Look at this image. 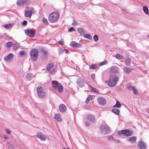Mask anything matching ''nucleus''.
Segmentation results:
<instances>
[{
  "mask_svg": "<svg viewBox=\"0 0 149 149\" xmlns=\"http://www.w3.org/2000/svg\"><path fill=\"white\" fill-rule=\"evenodd\" d=\"M59 14L58 12H53L49 16L48 20L50 22L55 23L59 19Z\"/></svg>",
  "mask_w": 149,
  "mask_h": 149,
  "instance_id": "f257e3e1",
  "label": "nucleus"
},
{
  "mask_svg": "<svg viewBox=\"0 0 149 149\" xmlns=\"http://www.w3.org/2000/svg\"><path fill=\"white\" fill-rule=\"evenodd\" d=\"M118 80V77L114 75H111L109 77V86L112 87L115 86L117 84Z\"/></svg>",
  "mask_w": 149,
  "mask_h": 149,
  "instance_id": "f03ea898",
  "label": "nucleus"
},
{
  "mask_svg": "<svg viewBox=\"0 0 149 149\" xmlns=\"http://www.w3.org/2000/svg\"><path fill=\"white\" fill-rule=\"evenodd\" d=\"M38 96L40 98H43L46 96V92L45 88L41 86H39L37 88Z\"/></svg>",
  "mask_w": 149,
  "mask_h": 149,
  "instance_id": "7ed1b4c3",
  "label": "nucleus"
},
{
  "mask_svg": "<svg viewBox=\"0 0 149 149\" xmlns=\"http://www.w3.org/2000/svg\"><path fill=\"white\" fill-rule=\"evenodd\" d=\"M100 133L104 135L109 134L111 131L110 127L107 125H101L100 127Z\"/></svg>",
  "mask_w": 149,
  "mask_h": 149,
  "instance_id": "20e7f679",
  "label": "nucleus"
},
{
  "mask_svg": "<svg viewBox=\"0 0 149 149\" xmlns=\"http://www.w3.org/2000/svg\"><path fill=\"white\" fill-rule=\"evenodd\" d=\"M52 86L54 88L58 89L59 92H62L63 91V86L56 81L52 82Z\"/></svg>",
  "mask_w": 149,
  "mask_h": 149,
  "instance_id": "39448f33",
  "label": "nucleus"
},
{
  "mask_svg": "<svg viewBox=\"0 0 149 149\" xmlns=\"http://www.w3.org/2000/svg\"><path fill=\"white\" fill-rule=\"evenodd\" d=\"M30 56L32 60L36 61L37 59L38 56V50L36 49H32L31 52Z\"/></svg>",
  "mask_w": 149,
  "mask_h": 149,
  "instance_id": "423d86ee",
  "label": "nucleus"
},
{
  "mask_svg": "<svg viewBox=\"0 0 149 149\" xmlns=\"http://www.w3.org/2000/svg\"><path fill=\"white\" fill-rule=\"evenodd\" d=\"M29 1L28 0H18L16 4L18 6L28 5Z\"/></svg>",
  "mask_w": 149,
  "mask_h": 149,
  "instance_id": "0eeeda50",
  "label": "nucleus"
},
{
  "mask_svg": "<svg viewBox=\"0 0 149 149\" xmlns=\"http://www.w3.org/2000/svg\"><path fill=\"white\" fill-rule=\"evenodd\" d=\"M25 32L28 36L31 38L35 36V32L32 29H26L25 30Z\"/></svg>",
  "mask_w": 149,
  "mask_h": 149,
  "instance_id": "6e6552de",
  "label": "nucleus"
},
{
  "mask_svg": "<svg viewBox=\"0 0 149 149\" xmlns=\"http://www.w3.org/2000/svg\"><path fill=\"white\" fill-rule=\"evenodd\" d=\"M36 136L38 138L42 141H45L47 139V137L45 135L40 132L38 133Z\"/></svg>",
  "mask_w": 149,
  "mask_h": 149,
  "instance_id": "1a4fd4ad",
  "label": "nucleus"
},
{
  "mask_svg": "<svg viewBox=\"0 0 149 149\" xmlns=\"http://www.w3.org/2000/svg\"><path fill=\"white\" fill-rule=\"evenodd\" d=\"M97 100L99 104L101 105H104L106 104V100L103 97H99L98 98Z\"/></svg>",
  "mask_w": 149,
  "mask_h": 149,
  "instance_id": "9d476101",
  "label": "nucleus"
},
{
  "mask_svg": "<svg viewBox=\"0 0 149 149\" xmlns=\"http://www.w3.org/2000/svg\"><path fill=\"white\" fill-rule=\"evenodd\" d=\"M78 85L80 87H82L84 86V81L81 79H78L77 81Z\"/></svg>",
  "mask_w": 149,
  "mask_h": 149,
  "instance_id": "9b49d317",
  "label": "nucleus"
},
{
  "mask_svg": "<svg viewBox=\"0 0 149 149\" xmlns=\"http://www.w3.org/2000/svg\"><path fill=\"white\" fill-rule=\"evenodd\" d=\"M59 109L61 112H64L66 111L67 108L65 105L61 104L59 105Z\"/></svg>",
  "mask_w": 149,
  "mask_h": 149,
  "instance_id": "f8f14e48",
  "label": "nucleus"
},
{
  "mask_svg": "<svg viewBox=\"0 0 149 149\" xmlns=\"http://www.w3.org/2000/svg\"><path fill=\"white\" fill-rule=\"evenodd\" d=\"M110 69L111 72L114 73H118L119 70V68L116 66H114L111 67Z\"/></svg>",
  "mask_w": 149,
  "mask_h": 149,
  "instance_id": "ddd939ff",
  "label": "nucleus"
},
{
  "mask_svg": "<svg viewBox=\"0 0 149 149\" xmlns=\"http://www.w3.org/2000/svg\"><path fill=\"white\" fill-rule=\"evenodd\" d=\"M133 132L130 131L128 130H124V136H128L132 135L133 134Z\"/></svg>",
  "mask_w": 149,
  "mask_h": 149,
  "instance_id": "4468645a",
  "label": "nucleus"
},
{
  "mask_svg": "<svg viewBox=\"0 0 149 149\" xmlns=\"http://www.w3.org/2000/svg\"><path fill=\"white\" fill-rule=\"evenodd\" d=\"M32 11L31 10L26 11L25 12V15L26 17L30 19L31 16Z\"/></svg>",
  "mask_w": 149,
  "mask_h": 149,
  "instance_id": "2eb2a0df",
  "label": "nucleus"
},
{
  "mask_svg": "<svg viewBox=\"0 0 149 149\" xmlns=\"http://www.w3.org/2000/svg\"><path fill=\"white\" fill-rule=\"evenodd\" d=\"M139 147L141 149H146V145L142 141H140L139 143Z\"/></svg>",
  "mask_w": 149,
  "mask_h": 149,
  "instance_id": "dca6fc26",
  "label": "nucleus"
},
{
  "mask_svg": "<svg viewBox=\"0 0 149 149\" xmlns=\"http://www.w3.org/2000/svg\"><path fill=\"white\" fill-rule=\"evenodd\" d=\"M136 137L135 136H133L129 138L128 141L130 143H133L136 142Z\"/></svg>",
  "mask_w": 149,
  "mask_h": 149,
  "instance_id": "f3484780",
  "label": "nucleus"
},
{
  "mask_svg": "<svg viewBox=\"0 0 149 149\" xmlns=\"http://www.w3.org/2000/svg\"><path fill=\"white\" fill-rule=\"evenodd\" d=\"M13 57V55L12 54H10L8 55L4 58V59L6 61H8L10 59H11Z\"/></svg>",
  "mask_w": 149,
  "mask_h": 149,
  "instance_id": "a211bd4d",
  "label": "nucleus"
},
{
  "mask_svg": "<svg viewBox=\"0 0 149 149\" xmlns=\"http://www.w3.org/2000/svg\"><path fill=\"white\" fill-rule=\"evenodd\" d=\"M77 31L81 35H84L85 33L84 30L82 27L79 28L77 29Z\"/></svg>",
  "mask_w": 149,
  "mask_h": 149,
  "instance_id": "6ab92c4d",
  "label": "nucleus"
},
{
  "mask_svg": "<svg viewBox=\"0 0 149 149\" xmlns=\"http://www.w3.org/2000/svg\"><path fill=\"white\" fill-rule=\"evenodd\" d=\"M131 63V60L128 58H127L125 59V64L126 66H129L130 65Z\"/></svg>",
  "mask_w": 149,
  "mask_h": 149,
  "instance_id": "aec40b11",
  "label": "nucleus"
},
{
  "mask_svg": "<svg viewBox=\"0 0 149 149\" xmlns=\"http://www.w3.org/2000/svg\"><path fill=\"white\" fill-rule=\"evenodd\" d=\"M55 118L57 120L60 121L62 120L60 115L58 114H56L54 116Z\"/></svg>",
  "mask_w": 149,
  "mask_h": 149,
  "instance_id": "412c9836",
  "label": "nucleus"
},
{
  "mask_svg": "<svg viewBox=\"0 0 149 149\" xmlns=\"http://www.w3.org/2000/svg\"><path fill=\"white\" fill-rule=\"evenodd\" d=\"M87 119L93 121L94 120V116L91 114H89L87 116Z\"/></svg>",
  "mask_w": 149,
  "mask_h": 149,
  "instance_id": "4be33fe9",
  "label": "nucleus"
},
{
  "mask_svg": "<svg viewBox=\"0 0 149 149\" xmlns=\"http://www.w3.org/2000/svg\"><path fill=\"white\" fill-rule=\"evenodd\" d=\"M125 70V72L127 74H129L132 71V69L129 67H125L124 68Z\"/></svg>",
  "mask_w": 149,
  "mask_h": 149,
  "instance_id": "5701e85b",
  "label": "nucleus"
},
{
  "mask_svg": "<svg viewBox=\"0 0 149 149\" xmlns=\"http://www.w3.org/2000/svg\"><path fill=\"white\" fill-rule=\"evenodd\" d=\"M143 10L144 12L145 13V14L147 15L148 14V8L146 6H144L143 7Z\"/></svg>",
  "mask_w": 149,
  "mask_h": 149,
  "instance_id": "b1692460",
  "label": "nucleus"
},
{
  "mask_svg": "<svg viewBox=\"0 0 149 149\" xmlns=\"http://www.w3.org/2000/svg\"><path fill=\"white\" fill-rule=\"evenodd\" d=\"M53 64L52 63H50L48 65L46 69L48 71H49L53 68Z\"/></svg>",
  "mask_w": 149,
  "mask_h": 149,
  "instance_id": "393cba45",
  "label": "nucleus"
},
{
  "mask_svg": "<svg viewBox=\"0 0 149 149\" xmlns=\"http://www.w3.org/2000/svg\"><path fill=\"white\" fill-rule=\"evenodd\" d=\"M84 37L89 40H91L92 38V37L89 34H85Z\"/></svg>",
  "mask_w": 149,
  "mask_h": 149,
  "instance_id": "a878e982",
  "label": "nucleus"
},
{
  "mask_svg": "<svg viewBox=\"0 0 149 149\" xmlns=\"http://www.w3.org/2000/svg\"><path fill=\"white\" fill-rule=\"evenodd\" d=\"M121 105L120 102L119 101L117 100L116 101V104L113 107L119 108L121 107Z\"/></svg>",
  "mask_w": 149,
  "mask_h": 149,
  "instance_id": "bb28decb",
  "label": "nucleus"
},
{
  "mask_svg": "<svg viewBox=\"0 0 149 149\" xmlns=\"http://www.w3.org/2000/svg\"><path fill=\"white\" fill-rule=\"evenodd\" d=\"M112 111L115 114L118 115L119 114V110L116 108H114L112 109Z\"/></svg>",
  "mask_w": 149,
  "mask_h": 149,
  "instance_id": "cd10ccee",
  "label": "nucleus"
},
{
  "mask_svg": "<svg viewBox=\"0 0 149 149\" xmlns=\"http://www.w3.org/2000/svg\"><path fill=\"white\" fill-rule=\"evenodd\" d=\"M132 90L133 91L135 95H137L138 94V92L137 89H135L134 86H132Z\"/></svg>",
  "mask_w": 149,
  "mask_h": 149,
  "instance_id": "c85d7f7f",
  "label": "nucleus"
},
{
  "mask_svg": "<svg viewBox=\"0 0 149 149\" xmlns=\"http://www.w3.org/2000/svg\"><path fill=\"white\" fill-rule=\"evenodd\" d=\"M93 96L92 95H89L88 96L86 100V101H85L86 103H88L90 100H91L93 99Z\"/></svg>",
  "mask_w": 149,
  "mask_h": 149,
  "instance_id": "c756f323",
  "label": "nucleus"
},
{
  "mask_svg": "<svg viewBox=\"0 0 149 149\" xmlns=\"http://www.w3.org/2000/svg\"><path fill=\"white\" fill-rule=\"evenodd\" d=\"M77 45V43L74 41L72 42L70 44V45L73 47H76Z\"/></svg>",
  "mask_w": 149,
  "mask_h": 149,
  "instance_id": "7c9ffc66",
  "label": "nucleus"
},
{
  "mask_svg": "<svg viewBox=\"0 0 149 149\" xmlns=\"http://www.w3.org/2000/svg\"><path fill=\"white\" fill-rule=\"evenodd\" d=\"M4 27L6 29H10L11 27V25L10 24H8L4 25Z\"/></svg>",
  "mask_w": 149,
  "mask_h": 149,
  "instance_id": "2f4dec72",
  "label": "nucleus"
},
{
  "mask_svg": "<svg viewBox=\"0 0 149 149\" xmlns=\"http://www.w3.org/2000/svg\"><path fill=\"white\" fill-rule=\"evenodd\" d=\"M32 76V74L31 73H28L26 74V78L27 79H29Z\"/></svg>",
  "mask_w": 149,
  "mask_h": 149,
  "instance_id": "473e14b6",
  "label": "nucleus"
},
{
  "mask_svg": "<svg viewBox=\"0 0 149 149\" xmlns=\"http://www.w3.org/2000/svg\"><path fill=\"white\" fill-rule=\"evenodd\" d=\"M89 87L90 89L93 92L97 93L98 92V91L95 88L93 87L92 86H89Z\"/></svg>",
  "mask_w": 149,
  "mask_h": 149,
  "instance_id": "72a5a7b5",
  "label": "nucleus"
},
{
  "mask_svg": "<svg viewBox=\"0 0 149 149\" xmlns=\"http://www.w3.org/2000/svg\"><path fill=\"white\" fill-rule=\"evenodd\" d=\"M13 45V43L12 42H9L6 44V46L7 47H11Z\"/></svg>",
  "mask_w": 149,
  "mask_h": 149,
  "instance_id": "f704fd0d",
  "label": "nucleus"
},
{
  "mask_svg": "<svg viewBox=\"0 0 149 149\" xmlns=\"http://www.w3.org/2000/svg\"><path fill=\"white\" fill-rule=\"evenodd\" d=\"M107 139L109 141H111L113 140V141L114 139L112 135H111L108 136Z\"/></svg>",
  "mask_w": 149,
  "mask_h": 149,
  "instance_id": "c9c22d12",
  "label": "nucleus"
},
{
  "mask_svg": "<svg viewBox=\"0 0 149 149\" xmlns=\"http://www.w3.org/2000/svg\"><path fill=\"white\" fill-rule=\"evenodd\" d=\"M96 68V65L95 64H92L89 66V68L90 69H95Z\"/></svg>",
  "mask_w": 149,
  "mask_h": 149,
  "instance_id": "e433bc0d",
  "label": "nucleus"
},
{
  "mask_svg": "<svg viewBox=\"0 0 149 149\" xmlns=\"http://www.w3.org/2000/svg\"><path fill=\"white\" fill-rule=\"evenodd\" d=\"M108 62L107 61H104L102 62L101 63L99 64V66H101L105 65L107 64Z\"/></svg>",
  "mask_w": 149,
  "mask_h": 149,
  "instance_id": "4c0bfd02",
  "label": "nucleus"
},
{
  "mask_svg": "<svg viewBox=\"0 0 149 149\" xmlns=\"http://www.w3.org/2000/svg\"><path fill=\"white\" fill-rule=\"evenodd\" d=\"M42 21L44 23L45 25H47L49 23L47 20L46 18H43L42 19Z\"/></svg>",
  "mask_w": 149,
  "mask_h": 149,
  "instance_id": "58836bf2",
  "label": "nucleus"
},
{
  "mask_svg": "<svg viewBox=\"0 0 149 149\" xmlns=\"http://www.w3.org/2000/svg\"><path fill=\"white\" fill-rule=\"evenodd\" d=\"M115 57L117 59H120L122 58L123 56L120 55L119 54H117L116 55Z\"/></svg>",
  "mask_w": 149,
  "mask_h": 149,
  "instance_id": "ea45409f",
  "label": "nucleus"
},
{
  "mask_svg": "<svg viewBox=\"0 0 149 149\" xmlns=\"http://www.w3.org/2000/svg\"><path fill=\"white\" fill-rule=\"evenodd\" d=\"M93 40L94 41L96 42L98 41V38L97 35H95L93 37Z\"/></svg>",
  "mask_w": 149,
  "mask_h": 149,
  "instance_id": "a19ab883",
  "label": "nucleus"
},
{
  "mask_svg": "<svg viewBox=\"0 0 149 149\" xmlns=\"http://www.w3.org/2000/svg\"><path fill=\"white\" fill-rule=\"evenodd\" d=\"M26 51L25 50H22L19 53V55L21 56H23L26 53Z\"/></svg>",
  "mask_w": 149,
  "mask_h": 149,
  "instance_id": "79ce46f5",
  "label": "nucleus"
},
{
  "mask_svg": "<svg viewBox=\"0 0 149 149\" xmlns=\"http://www.w3.org/2000/svg\"><path fill=\"white\" fill-rule=\"evenodd\" d=\"M77 22L76 21V20L74 19L73 20V22L72 23V25L73 26H74L77 25Z\"/></svg>",
  "mask_w": 149,
  "mask_h": 149,
  "instance_id": "37998d69",
  "label": "nucleus"
},
{
  "mask_svg": "<svg viewBox=\"0 0 149 149\" xmlns=\"http://www.w3.org/2000/svg\"><path fill=\"white\" fill-rule=\"evenodd\" d=\"M58 51L59 52V54L60 55L62 54L64 52L63 50L61 48H59L58 49Z\"/></svg>",
  "mask_w": 149,
  "mask_h": 149,
  "instance_id": "c03bdc74",
  "label": "nucleus"
},
{
  "mask_svg": "<svg viewBox=\"0 0 149 149\" xmlns=\"http://www.w3.org/2000/svg\"><path fill=\"white\" fill-rule=\"evenodd\" d=\"M75 29L73 27H71L68 30V31L69 32H71L73 31H75Z\"/></svg>",
  "mask_w": 149,
  "mask_h": 149,
  "instance_id": "a18cd8bd",
  "label": "nucleus"
},
{
  "mask_svg": "<svg viewBox=\"0 0 149 149\" xmlns=\"http://www.w3.org/2000/svg\"><path fill=\"white\" fill-rule=\"evenodd\" d=\"M19 47V45L17 43H16L14 45V48L16 49L18 47Z\"/></svg>",
  "mask_w": 149,
  "mask_h": 149,
  "instance_id": "49530a36",
  "label": "nucleus"
},
{
  "mask_svg": "<svg viewBox=\"0 0 149 149\" xmlns=\"http://www.w3.org/2000/svg\"><path fill=\"white\" fill-rule=\"evenodd\" d=\"M124 130L119 131L118 132V134L119 135L123 134L124 136Z\"/></svg>",
  "mask_w": 149,
  "mask_h": 149,
  "instance_id": "de8ad7c7",
  "label": "nucleus"
},
{
  "mask_svg": "<svg viewBox=\"0 0 149 149\" xmlns=\"http://www.w3.org/2000/svg\"><path fill=\"white\" fill-rule=\"evenodd\" d=\"M27 21H24L22 23V24L24 26H25L27 25Z\"/></svg>",
  "mask_w": 149,
  "mask_h": 149,
  "instance_id": "09e8293b",
  "label": "nucleus"
},
{
  "mask_svg": "<svg viewBox=\"0 0 149 149\" xmlns=\"http://www.w3.org/2000/svg\"><path fill=\"white\" fill-rule=\"evenodd\" d=\"M113 142H116L117 143H119L120 142V141L119 139H114Z\"/></svg>",
  "mask_w": 149,
  "mask_h": 149,
  "instance_id": "8fccbe9b",
  "label": "nucleus"
},
{
  "mask_svg": "<svg viewBox=\"0 0 149 149\" xmlns=\"http://www.w3.org/2000/svg\"><path fill=\"white\" fill-rule=\"evenodd\" d=\"M6 131L7 133L8 134H10L11 133V131L8 129H6Z\"/></svg>",
  "mask_w": 149,
  "mask_h": 149,
  "instance_id": "3c124183",
  "label": "nucleus"
},
{
  "mask_svg": "<svg viewBox=\"0 0 149 149\" xmlns=\"http://www.w3.org/2000/svg\"><path fill=\"white\" fill-rule=\"evenodd\" d=\"M127 88L130 90L132 89V86L130 85H128L127 86Z\"/></svg>",
  "mask_w": 149,
  "mask_h": 149,
  "instance_id": "603ef678",
  "label": "nucleus"
},
{
  "mask_svg": "<svg viewBox=\"0 0 149 149\" xmlns=\"http://www.w3.org/2000/svg\"><path fill=\"white\" fill-rule=\"evenodd\" d=\"M58 43L61 45H63V42L61 40L58 41Z\"/></svg>",
  "mask_w": 149,
  "mask_h": 149,
  "instance_id": "864d4df0",
  "label": "nucleus"
},
{
  "mask_svg": "<svg viewBox=\"0 0 149 149\" xmlns=\"http://www.w3.org/2000/svg\"><path fill=\"white\" fill-rule=\"evenodd\" d=\"M91 77L94 80L95 79V75L94 74H92L91 75Z\"/></svg>",
  "mask_w": 149,
  "mask_h": 149,
  "instance_id": "5fc2aeb1",
  "label": "nucleus"
},
{
  "mask_svg": "<svg viewBox=\"0 0 149 149\" xmlns=\"http://www.w3.org/2000/svg\"><path fill=\"white\" fill-rule=\"evenodd\" d=\"M81 46V45L80 43L77 44V45H76V47H80Z\"/></svg>",
  "mask_w": 149,
  "mask_h": 149,
  "instance_id": "6e6d98bb",
  "label": "nucleus"
},
{
  "mask_svg": "<svg viewBox=\"0 0 149 149\" xmlns=\"http://www.w3.org/2000/svg\"><path fill=\"white\" fill-rule=\"evenodd\" d=\"M48 52L46 51H45L43 53V55H46L47 54Z\"/></svg>",
  "mask_w": 149,
  "mask_h": 149,
  "instance_id": "4d7b16f0",
  "label": "nucleus"
},
{
  "mask_svg": "<svg viewBox=\"0 0 149 149\" xmlns=\"http://www.w3.org/2000/svg\"><path fill=\"white\" fill-rule=\"evenodd\" d=\"M86 126L87 127L89 125V123L88 122H86Z\"/></svg>",
  "mask_w": 149,
  "mask_h": 149,
  "instance_id": "13d9d810",
  "label": "nucleus"
},
{
  "mask_svg": "<svg viewBox=\"0 0 149 149\" xmlns=\"http://www.w3.org/2000/svg\"><path fill=\"white\" fill-rule=\"evenodd\" d=\"M109 80L108 81H105V83L106 84H108V85L109 86Z\"/></svg>",
  "mask_w": 149,
  "mask_h": 149,
  "instance_id": "bf43d9fd",
  "label": "nucleus"
},
{
  "mask_svg": "<svg viewBox=\"0 0 149 149\" xmlns=\"http://www.w3.org/2000/svg\"><path fill=\"white\" fill-rule=\"evenodd\" d=\"M8 137L7 136H4V138L6 139H7L8 138Z\"/></svg>",
  "mask_w": 149,
  "mask_h": 149,
  "instance_id": "052dcab7",
  "label": "nucleus"
},
{
  "mask_svg": "<svg viewBox=\"0 0 149 149\" xmlns=\"http://www.w3.org/2000/svg\"><path fill=\"white\" fill-rule=\"evenodd\" d=\"M2 37L3 36H2L0 35V39L2 38Z\"/></svg>",
  "mask_w": 149,
  "mask_h": 149,
  "instance_id": "680f3d73",
  "label": "nucleus"
},
{
  "mask_svg": "<svg viewBox=\"0 0 149 149\" xmlns=\"http://www.w3.org/2000/svg\"><path fill=\"white\" fill-rule=\"evenodd\" d=\"M68 50H66V54H68Z\"/></svg>",
  "mask_w": 149,
  "mask_h": 149,
  "instance_id": "e2e57ef3",
  "label": "nucleus"
},
{
  "mask_svg": "<svg viewBox=\"0 0 149 149\" xmlns=\"http://www.w3.org/2000/svg\"><path fill=\"white\" fill-rule=\"evenodd\" d=\"M147 37H148V38H149V34L147 36Z\"/></svg>",
  "mask_w": 149,
  "mask_h": 149,
  "instance_id": "0e129e2a",
  "label": "nucleus"
},
{
  "mask_svg": "<svg viewBox=\"0 0 149 149\" xmlns=\"http://www.w3.org/2000/svg\"><path fill=\"white\" fill-rule=\"evenodd\" d=\"M63 149H69V148H68L67 149V148H63Z\"/></svg>",
  "mask_w": 149,
  "mask_h": 149,
  "instance_id": "69168bd1",
  "label": "nucleus"
},
{
  "mask_svg": "<svg viewBox=\"0 0 149 149\" xmlns=\"http://www.w3.org/2000/svg\"><path fill=\"white\" fill-rule=\"evenodd\" d=\"M148 113H149V111H148Z\"/></svg>",
  "mask_w": 149,
  "mask_h": 149,
  "instance_id": "338daca9",
  "label": "nucleus"
}]
</instances>
